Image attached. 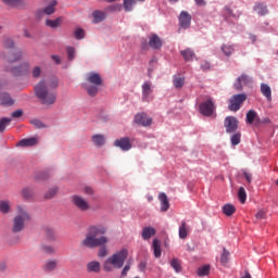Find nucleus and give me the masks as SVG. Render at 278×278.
<instances>
[{"mask_svg":"<svg viewBox=\"0 0 278 278\" xmlns=\"http://www.w3.org/2000/svg\"><path fill=\"white\" fill-rule=\"evenodd\" d=\"M108 228L103 225H96L89 227L85 239L81 241V245L87 249H97L98 247H105L110 242V239L105 237Z\"/></svg>","mask_w":278,"mask_h":278,"instance_id":"nucleus-1","label":"nucleus"},{"mask_svg":"<svg viewBox=\"0 0 278 278\" xmlns=\"http://www.w3.org/2000/svg\"><path fill=\"white\" fill-rule=\"evenodd\" d=\"M60 81L58 79H53L52 81L46 83L45 80H40L35 86V94L38 100L42 103V105H53L55 103V99H58V94L54 91L59 86Z\"/></svg>","mask_w":278,"mask_h":278,"instance_id":"nucleus-2","label":"nucleus"},{"mask_svg":"<svg viewBox=\"0 0 278 278\" xmlns=\"http://www.w3.org/2000/svg\"><path fill=\"white\" fill-rule=\"evenodd\" d=\"M127 255H129V253L127 252V249H123L114 253L104 262L103 269L106 273H112L114 268H122L123 266H125V261L127 260Z\"/></svg>","mask_w":278,"mask_h":278,"instance_id":"nucleus-3","label":"nucleus"},{"mask_svg":"<svg viewBox=\"0 0 278 278\" xmlns=\"http://www.w3.org/2000/svg\"><path fill=\"white\" fill-rule=\"evenodd\" d=\"M16 211L17 213L13 218V225L11 230L13 233H21V231L25 229V223H28V220L31 219V216H29L27 208H25L24 206H17Z\"/></svg>","mask_w":278,"mask_h":278,"instance_id":"nucleus-4","label":"nucleus"},{"mask_svg":"<svg viewBox=\"0 0 278 278\" xmlns=\"http://www.w3.org/2000/svg\"><path fill=\"white\" fill-rule=\"evenodd\" d=\"M86 80L90 84L85 86L87 93L89 97H97V94H99V87L103 86V78L101 77V74L90 72L87 74Z\"/></svg>","mask_w":278,"mask_h":278,"instance_id":"nucleus-5","label":"nucleus"},{"mask_svg":"<svg viewBox=\"0 0 278 278\" xmlns=\"http://www.w3.org/2000/svg\"><path fill=\"white\" fill-rule=\"evenodd\" d=\"M247 99H248L247 93L233 94L229 99L228 110L230 112H238V110L242 108V103H244Z\"/></svg>","mask_w":278,"mask_h":278,"instance_id":"nucleus-6","label":"nucleus"},{"mask_svg":"<svg viewBox=\"0 0 278 278\" xmlns=\"http://www.w3.org/2000/svg\"><path fill=\"white\" fill-rule=\"evenodd\" d=\"M199 108L200 113L203 116H212V114H214V111L216 110V105L214 104L212 98H208L206 101L202 102Z\"/></svg>","mask_w":278,"mask_h":278,"instance_id":"nucleus-7","label":"nucleus"},{"mask_svg":"<svg viewBox=\"0 0 278 278\" xmlns=\"http://www.w3.org/2000/svg\"><path fill=\"white\" fill-rule=\"evenodd\" d=\"M238 118L236 116H227L224 119V127L226 129V134H236L238 131Z\"/></svg>","mask_w":278,"mask_h":278,"instance_id":"nucleus-8","label":"nucleus"},{"mask_svg":"<svg viewBox=\"0 0 278 278\" xmlns=\"http://www.w3.org/2000/svg\"><path fill=\"white\" fill-rule=\"evenodd\" d=\"M5 71L14 75V77H21V75H27V73H29V63L24 62L17 66L7 68Z\"/></svg>","mask_w":278,"mask_h":278,"instance_id":"nucleus-9","label":"nucleus"},{"mask_svg":"<svg viewBox=\"0 0 278 278\" xmlns=\"http://www.w3.org/2000/svg\"><path fill=\"white\" fill-rule=\"evenodd\" d=\"M72 203L79 210V212H88L90 210V204L86 199L81 198L80 195H73Z\"/></svg>","mask_w":278,"mask_h":278,"instance_id":"nucleus-10","label":"nucleus"},{"mask_svg":"<svg viewBox=\"0 0 278 278\" xmlns=\"http://www.w3.org/2000/svg\"><path fill=\"white\" fill-rule=\"evenodd\" d=\"M58 5V1L52 0L50 2V4L48 7H46L45 9H38L35 13L37 18H42V16H45V14H47L48 16H50V14H54L55 13V7Z\"/></svg>","mask_w":278,"mask_h":278,"instance_id":"nucleus-11","label":"nucleus"},{"mask_svg":"<svg viewBox=\"0 0 278 278\" xmlns=\"http://www.w3.org/2000/svg\"><path fill=\"white\" fill-rule=\"evenodd\" d=\"M135 123L141 127H151L153 119L147 113H138L135 115Z\"/></svg>","mask_w":278,"mask_h":278,"instance_id":"nucleus-12","label":"nucleus"},{"mask_svg":"<svg viewBox=\"0 0 278 278\" xmlns=\"http://www.w3.org/2000/svg\"><path fill=\"white\" fill-rule=\"evenodd\" d=\"M179 25L182 27V29H188L192 23V15L188 13V11L180 12V15L178 17Z\"/></svg>","mask_w":278,"mask_h":278,"instance_id":"nucleus-13","label":"nucleus"},{"mask_svg":"<svg viewBox=\"0 0 278 278\" xmlns=\"http://www.w3.org/2000/svg\"><path fill=\"white\" fill-rule=\"evenodd\" d=\"M114 147H117L122 151H129V149H131V141L129 140V137L116 139L114 141Z\"/></svg>","mask_w":278,"mask_h":278,"instance_id":"nucleus-14","label":"nucleus"},{"mask_svg":"<svg viewBox=\"0 0 278 278\" xmlns=\"http://www.w3.org/2000/svg\"><path fill=\"white\" fill-rule=\"evenodd\" d=\"M4 5L9 8H15L16 10H25L27 2L25 0H2Z\"/></svg>","mask_w":278,"mask_h":278,"instance_id":"nucleus-15","label":"nucleus"},{"mask_svg":"<svg viewBox=\"0 0 278 278\" xmlns=\"http://www.w3.org/2000/svg\"><path fill=\"white\" fill-rule=\"evenodd\" d=\"M261 93L263 94V97H265V99H267L269 103L270 101H273V89H270V86H268V84H261Z\"/></svg>","mask_w":278,"mask_h":278,"instance_id":"nucleus-16","label":"nucleus"},{"mask_svg":"<svg viewBox=\"0 0 278 278\" xmlns=\"http://www.w3.org/2000/svg\"><path fill=\"white\" fill-rule=\"evenodd\" d=\"M159 201L161 202V212H168L170 203L168 202V197L166 193H160Z\"/></svg>","mask_w":278,"mask_h":278,"instance_id":"nucleus-17","label":"nucleus"},{"mask_svg":"<svg viewBox=\"0 0 278 278\" xmlns=\"http://www.w3.org/2000/svg\"><path fill=\"white\" fill-rule=\"evenodd\" d=\"M173 84L174 87L179 90L184 88V85L186 84V77L181 76V74H176L173 76Z\"/></svg>","mask_w":278,"mask_h":278,"instance_id":"nucleus-18","label":"nucleus"},{"mask_svg":"<svg viewBox=\"0 0 278 278\" xmlns=\"http://www.w3.org/2000/svg\"><path fill=\"white\" fill-rule=\"evenodd\" d=\"M149 45L151 49H162V39H160V36L152 35L149 40Z\"/></svg>","mask_w":278,"mask_h":278,"instance_id":"nucleus-19","label":"nucleus"},{"mask_svg":"<svg viewBox=\"0 0 278 278\" xmlns=\"http://www.w3.org/2000/svg\"><path fill=\"white\" fill-rule=\"evenodd\" d=\"M180 54L182 55L185 62H192V60L197 58V55L194 54V51H192V49L190 48H187L180 51Z\"/></svg>","mask_w":278,"mask_h":278,"instance_id":"nucleus-20","label":"nucleus"},{"mask_svg":"<svg viewBox=\"0 0 278 278\" xmlns=\"http://www.w3.org/2000/svg\"><path fill=\"white\" fill-rule=\"evenodd\" d=\"M38 144V138L33 137L28 139H22L18 143L17 147H36Z\"/></svg>","mask_w":278,"mask_h":278,"instance_id":"nucleus-21","label":"nucleus"},{"mask_svg":"<svg viewBox=\"0 0 278 278\" xmlns=\"http://www.w3.org/2000/svg\"><path fill=\"white\" fill-rule=\"evenodd\" d=\"M87 273H101V263L97 261L87 264Z\"/></svg>","mask_w":278,"mask_h":278,"instance_id":"nucleus-22","label":"nucleus"},{"mask_svg":"<svg viewBox=\"0 0 278 278\" xmlns=\"http://www.w3.org/2000/svg\"><path fill=\"white\" fill-rule=\"evenodd\" d=\"M156 231L153 227H144L142 229L141 236L143 240H151L152 236H155Z\"/></svg>","mask_w":278,"mask_h":278,"instance_id":"nucleus-23","label":"nucleus"},{"mask_svg":"<svg viewBox=\"0 0 278 278\" xmlns=\"http://www.w3.org/2000/svg\"><path fill=\"white\" fill-rule=\"evenodd\" d=\"M23 58V51L16 50L11 55L7 56L8 64H13V62H18Z\"/></svg>","mask_w":278,"mask_h":278,"instance_id":"nucleus-24","label":"nucleus"},{"mask_svg":"<svg viewBox=\"0 0 278 278\" xmlns=\"http://www.w3.org/2000/svg\"><path fill=\"white\" fill-rule=\"evenodd\" d=\"M92 23L97 24V23H101L103 21H105V12L96 10L92 12Z\"/></svg>","mask_w":278,"mask_h":278,"instance_id":"nucleus-25","label":"nucleus"},{"mask_svg":"<svg viewBox=\"0 0 278 278\" xmlns=\"http://www.w3.org/2000/svg\"><path fill=\"white\" fill-rule=\"evenodd\" d=\"M152 249H153L154 257H162V245L160 243V240L157 239L153 240Z\"/></svg>","mask_w":278,"mask_h":278,"instance_id":"nucleus-26","label":"nucleus"},{"mask_svg":"<svg viewBox=\"0 0 278 278\" xmlns=\"http://www.w3.org/2000/svg\"><path fill=\"white\" fill-rule=\"evenodd\" d=\"M254 12H257L261 16H266L268 14V8L264 3H256L254 5Z\"/></svg>","mask_w":278,"mask_h":278,"instance_id":"nucleus-27","label":"nucleus"},{"mask_svg":"<svg viewBox=\"0 0 278 278\" xmlns=\"http://www.w3.org/2000/svg\"><path fill=\"white\" fill-rule=\"evenodd\" d=\"M179 238L186 240L188 238V225L186 222H181L179 226Z\"/></svg>","mask_w":278,"mask_h":278,"instance_id":"nucleus-28","label":"nucleus"},{"mask_svg":"<svg viewBox=\"0 0 278 278\" xmlns=\"http://www.w3.org/2000/svg\"><path fill=\"white\" fill-rule=\"evenodd\" d=\"M46 25L47 27H51V29H55L62 25V17H58L55 20H47Z\"/></svg>","mask_w":278,"mask_h":278,"instance_id":"nucleus-29","label":"nucleus"},{"mask_svg":"<svg viewBox=\"0 0 278 278\" xmlns=\"http://www.w3.org/2000/svg\"><path fill=\"white\" fill-rule=\"evenodd\" d=\"M152 92H153V90L151 89V83L146 81L142 85V97H143V99H148L149 94H151Z\"/></svg>","mask_w":278,"mask_h":278,"instance_id":"nucleus-30","label":"nucleus"},{"mask_svg":"<svg viewBox=\"0 0 278 278\" xmlns=\"http://www.w3.org/2000/svg\"><path fill=\"white\" fill-rule=\"evenodd\" d=\"M257 112H255L254 110H250L247 113V123L249 125H253V123H255V121H257Z\"/></svg>","mask_w":278,"mask_h":278,"instance_id":"nucleus-31","label":"nucleus"},{"mask_svg":"<svg viewBox=\"0 0 278 278\" xmlns=\"http://www.w3.org/2000/svg\"><path fill=\"white\" fill-rule=\"evenodd\" d=\"M92 142L96 147H103V144H105V137L103 135H94L92 137Z\"/></svg>","mask_w":278,"mask_h":278,"instance_id":"nucleus-32","label":"nucleus"},{"mask_svg":"<svg viewBox=\"0 0 278 278\" xmlns=\"http://www.w3.org/2000/svg\"><path fill=\"white\" fill-rule=\"evenodd\" d=\"M223 212L226 216H233V214H236V206L232 204H225L223 206Z\"/></svg>","mask_w":278,"mask_h":278,"instance_id":"nucleus-33","label":"nucleus"},{"mask_svg":"<svg viewBox=\"0 0 278 278\" xmlns=\"http://www.w3.org/2000/svg\"><path fill=\"white\" fill-rule=\"evenodd\" d=\"M0 213L10 214V201H5V200L0 201Z\"/></svg>","mask_w":278,"mask_h":278,"instance_id":"nucleus-34","label":"nucleus"},{"mask_svg":"<svg viewBox=\"0 0 278 278\" xmlns=\"http://www.w3.org/2000/svg\"><path fill=\"white\" fill-rule=\"evenodd\" d=\"M222 51L224 54L227 55V58H229V55H231L233 51H236V49L233 48V46L227 43L222 46Z\"/></svg>","mask_w":278,"mask_h":278,"instance_id":"nucleus-35","label":"nucleus"},{"mask_svg":"<svg viewBox=\"0 0 278 278\" xmlns=\"http://www.w3.org/2000/svg\"><path fill=\"white\" fill-rule=\"evenodd\" d=\"M238 199H239L240 203H242V204L247 203V190L244 189V187L239 188Z\"/></svg>","mask_w":278,"mask_h":278,"instance_id":"nucleus-36","label":"nucleus"},{"mask_svg":"<svg viewBox=\"0 0 278 278\" xmlns=\"http://www.w3.org/2000/svg\"><path fill=\"white\" fill-rule=\"evenodd\" d=\"M74 36L76 40H84L86 38V31L78 27L74 30Z\"/></svg>","mask_w":278,"mask_h":278,"instance_id":"nucleus-37","label":"nucleus"},{"mask_svg":"<svg viewBox=\"0 0 278 278\" xmlns=\"http://www.w3.org/2000/svg\"><path fill=\"white\" fill-rule=\"evenodd\" d=\"M10 123H12V118L3 117L0 121V132L1 134H3V131H5V127H8V125H10Z\"/></svg>","mask_w":278,"mask_h":278,"instance_id":"nucleus-38","label":"nucleus"},{"mask_svg":"<svg viewBox=\"0 0 278 278\" xmlns=\"http://www.w3.org/2000/svg\"><path fill=\"white\" fill-rule=\"evenodd\" d=\"M170 266L176 273H181V262H179L177 258H173L170 261Z\"/></svg>","mask_w":278,"mask_h":278,"instance_id":"nucleus-39","label":"nucleus"},{"mask_svg":"<svg viewBox=\"0 0 278 278\" xmlns=\"http://www.w3.org/2000/svg\"><path fill=\"white\" fill-rule=\"evenodd\" d=\"M242 138V134L240 132H235L231 138H230V142L233 147L238 146V143L240 142Z\"/></svg>","mask_w":278,"mask_h":278,"instance_id":"nucleus-40","label":"nucleus"},{"mask_svg":"<svg viewBox=\"0 0 278 278\" xmlns=\"http://www.w3.org/2000/svg\"><path fill=\"white\" fill-rule=\"evenodd\" d=\"M199 277H206L210 275V265H204L198 269Z\"/></svg>","mask_w":278,"mask_h":278,"instance_id":"nucleus-41","label":"nucleus"},{"mask_svg":"<svg viewBox=\"0 0 278 278\" xmlns=\"http://www.w3.org/2000/svg\"><path fill=\"white\" fill-rule=\"evenodd\" d=\"M46 238L50 240L51 242L55 241V231L51 228L45 229Z\"/></svg>","mask_w":278,"mask_h":278,"instance_id":"nucleus-42","label":"nucleus"},{"mask_svg":"<svg viewBox=\"0 0 278 278\" xmlns=\"http://www.w3.org/2000/svg\"><path fill=\"white\" fill-rule=\"evenodd\" d=\"M55 266H58V262L48 261L43 266V270H47V271L55 270Z\"/></svg>","mask_w":278,"mask_h":278,"instance_id":"nucleus-43","label":"nucleus"},{"mask_svg":"<svg viewBox=\"0 0 278 278\" xmlns=\"http://www.w3.org/2000/svg\"><path fill=\"white\" fill-rule=\"evenodd\" d=\"M2 47H4V49H14V40L8 37L4 38L2 41Z\"/></svg>","mask_w":278,"mask_h":278,"instance_id":"nucleus-44","label":"nucleus"},{"mask_svg":"<svg viewBox=\"0 0 278 278\" xmlns=\"http://www.w3.org/2000/svg\"><path fill=\"white\" fill-rule=\"evenodd\" d=\"M55 194H58V188L53 187L46 192L45 199H53Z\"/></svg>","mask_w":278,"mask_h":278,"instance_id":"nucleus-45","label":"nucleus"},{"mask_svg":"<svg viewBox=\"0 0 278 278\" xmlns=\"http://www.w3.org/2000/svg\"><path fill=\"white\" fill-rule=\"evenodd\" d=\"M134 3H136L135 0H124L125 12H131V8H132Z\"/></svg>","mask_w":278,"mask_h":278,"instance_id":"nucleus-46","label":"nucleus"},{"mask_svg":"<svg viewBox=\"0 0 278 278\" xmlns=\"http://www.w3.org/2000/svg\"><path fill=\"white\" fill-rule=\"evenodd\" d=\"M220 262L223 264H227L229 262V251H227V249H225V248H224V251L220 256Z\"/></svg>","mask_w":278,"mask_h":278,"instance_id":"nucleus-47","label":"nucleus"},{"mask_svg":"<svg viewBox=\"0 0 278 278\" xmlns=\"http://www.w3.org/2000/svg\"><path fill=\"white\" fill-rule=\"evenodd\" d=\"M66 53H67V58H68L70 61L75 60V48L67 47L66 48Z\"/></svg>","mask_w":278,"mask_h":278,"instance_id":"nucleus-48","label":"nucleus"},{"mask_svg":"<svg viewBox=\"0 0 278 278\" xmlns=\"http://www.w3.org/2000/svg\"><path fill=\"white\" fill-rule=\"evenodd\" d=\"M41 251H43V253H47L48 255H52V253H55V249H53V247L51 245H42Z\"/></svg>","mask_w":278,"mask_h":278,"instance_id":"nucleus-49","label":"nucleus"},{"mask_svg":"<svg viewBox=\"0 0 278 278\" xmlns=\"http://www.w3.org/2000/svg\"><path fill=\"white\" fill-rule=\"evenodd\" d=\"M31 189H29V188H24V189H22V197L24 198V199H31Z\"/></svg>","mask_w":278,"mask_h":278,"instance_id":"nucleus-50","label":"nucleus"},{"mask_svg":"<svg viewBox=\"0 0 278 278\" xmlns=\"http://www.w3.org/2000/svg\"><path fill=\"white\" fill-rule=\"evenodd\" d=\"M41 73H42V68H40V66H35L33 68V77L35 79H38V77H40Z\"/></svg>","mask_w":278,"mask_h":278,"instance_id":"nucleus-51","label":"nucleus"},{"mask_svg":"<svg viewBox=\"0 0 278 278\" xmlns=\"http://www.w3.org/2000/svg\"><path fill=\"white\" fill-rule=\"evenodd\" d=\"M30 123L36 127L37 129L45 128V124L40 119H31Z\"/></svg>","mask_w":278,"mask_h":278,"instance_id":"nucleus-52","label":"nucleus"},{"mask_svg":"<svg viewBox=\"0 0 278 278\" xmlns=\"http://www.w3.org/2000/svg\"><path fill=\"white\" fill-rule=\"evenodd\" d=\"M123 5L121 4H112L110 7H108V11L109 12H121Z\"/></svg>","mask_w":278,"mask_h":278,"instance_id":"nucleus-53","label":"nucleus"},{"mask_svg":"<svg viewBox=\"0 0 278 278\" xmlns=\"http://www.w3.org/2000/svg\"><path fill=\"white\" fill-rule=\"evenodd\" d=\"M131 269V264L127 263L122 269V277H127V274Z\"/></svg>","mask_w":278,"mask_h":278,"instance_id":"nucleus-54","label":"nucleus"},{"mask_svg":"<svg viewBox=\"0 0 278 278\" xmlns=\"http://www.w3.org/2000/svg\"><path fill=\"white\" fill-rule=\"evenodd\" d=\"M224 10H225L224 16L226 20L230 18V16L236 17V15L233 14V11H231V9H229L228 7H226Z\"/></svg>","mask_w":278,"mask_h":278,"instance_id":"nucleus-55","label":"nucleus"},{"mask_svg":"<svg viewBox=\"0 0 278 278\" xmlns=\"http://www.w3.org/2000/svg\"><path fill=\"white\" fill-rule=\"evenodd\" d=\"M100 250L98 252V255L100 257H105L108 255V249L105 248V245H100Z\"/></svg>","mask_w":278,"mask_h":278,"instance_id":"nucleus-56","label":"nucleus"},{"mask_svg":"<svg viewBox=\"0 0 278 278\" xmlns=\"http://www.w3.org/2000/svg\"><path fill=\"white\" fill-rule=\"evenodd\" d=\"M37 181H46V179H49V174L42 173L38 176H36Z\"/></svg>","mask_w":278,"mask_h":278,"instance_id":"nucleus-57","label":"nucleus"},{"mask_svg":"<svg viewBox=\"0 0 278 278\" xmlns=\"http://www.w3.org/2000/svg\"><path fill=\"white\" fill-rule=\"evenodd\" d=\"M270 124V118L264 117L263 119H256V125H268Z\"/></svg>","mask_w":278,"mask_h":278,"instance_id":"nucleus-58","label":"nucleus"},{"mask_svg":"<svg viewBox=\"0 0 278 278\" xmlns=\"http://www.w3.org/2000/svg\"><path fill=\"white\" fill-rule=\"evenodd\" d=\"M233 86L236 90H242V78L238 77Z\"/></svg>","mask_w":278,"mask_h":278,"instance_id":"nucleus-59","label":"nucleus"},{"mask_svg":"<svg viewBox=\"0 0 278 278\" xmlns=\"http://www.w3.org/2000/svg\"><path fill=\"white\" fill-rule=\"evenodd\" d=\"M239 78L243 84H251V78L247 74H242Z\"/></svg>","mask_w":278,"mask_h":278,"instance_id":"nucleus-60","label":"nucleus"},{"mask_svg":"<svg viewBox=\"0 0 278 278\" xmlns=\"http://www.w3.org/2000/svg\"><path fill=\"white\" fill-rule=\"evenodd\" d=\"M12 118H21L23 116V110H16L11 114Z\"/></svg>","mask_w":278,"mask_h":278,"instance_id":"nucleus-61","label":"nucleus"},{"mask_svg":"<svg viewBox=\"0 0 278 278\" xmlns=\"http://www.w3.org/2000/svg\"><path fill=\"white\" fill-rule=\"evenodd\" d=\"M255 218H257L258 220H262V218H266V212L264 211H258L255 215Z\"/></svg>","mask_w":278,"mask_h":278,"instance_id":"nucleus-62","label":"nucleus"},{"mask_svg":"<svg viewBox=\"0 0 278 278\" xmlns=\"http://www.w3.org/2000/svg\"><path fill=\"white\" fill-rule=\"evenodd\" d=\"M84 192H85V194H88L89 197H92V194H94V190H92V187H85Z\"/></svg>","mask_w":278,"mask_h":278,"instance_id":"nucleus-63","label":"nucleus"},{"mask_svg":"<svg viewBox=\"0 0 278 278\" xmlns=\"http://www.w3.org/2000/svg\"><path fill=\"white\" fill-rule=\"evenodd\" d=\"M243 177L247 179L248 184H251L252 181V175L248 172H243Z\"/></svg>","mask_w":278,"mask_h":278,"instance_id":"nucleus-64","label":"nucleus"}]
</instances>
